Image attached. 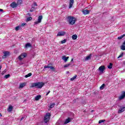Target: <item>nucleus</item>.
Segmentation results:
<instances>
[{"label":"nucleus","instance_id":"de8ad7c7","mask_svg":"<svg viewBox=\"0 0 125 125\" xmlns=\"http://www.w3.org/2000/svg\"><path fill=\"white\" fill-rule=\"evenodd\" d=\"M2 66H0V72H1V69Z\"/></svg>","mask_w":125,"mask_h":125},{"label":"nucleus","instance_id":"393cba45","mask_svg":"<svg viewBox=\"0 0 125 125\" xmlns=\"http://www.w3.org/2000/svg\"><path fill=\"white\" fill-rule=\"evenodd\" d=\"M22 0H18V1L17 2V4L20 5L21 4H22Z\"/></svg>","mask_w":125,"mask_h":125},{"label":"nucleus","instance_id":"dca6fc26","mask_svg":"<svg viewBox=\"0 0 125 125\" xmlns=\"http://www.w3.org/2000/svg\"><path fill=\"white\" fill-rule=\"evenodd\" d=\"M69 59V57H66L65 56H63L62 57V60L64 61V62H66L67 61H68V59Z\"/></svg>","mask_w":125,"mask_h":125},{"label":"nucleus","instance_id":"8fccbe9b","mask_svg":"<svg viewBox=\"0 0 125 125\" xmlns=\"http://www.w3.org/2000/svg\"><path fill=\"white\" fill-rule=\"evenodd\" d=\"M73 62V58L71 59V62Z\"/></svg>","mask_w":125,"mask_h":125},{"label":"nucleus","instance_id":"c756f323","mask_svg":"<svg viewBox=\"0 0 125 125\" xmlns=\"http://www.w3.org/2000/svg\"><path fill=\"white\" fill-rule=\"evenodd\" d=\"M76 78H77V75H75V76H73L72 78H70V81H73L75 79H76Z\"/></svg>","mask_w":125,"mask_h":125},{"label":"nucleus","instance_id":"423d86ee","mask_svg":"<svg viewBox=\"0 0 125 125\" xmlns=\"http://www.w3.org/2000/svg\"><path fill=\"white\" fill-rule=\"evenodd\" d=\"M3 53H4V55L2 56V59H5L6 57H9L10 56V52L9 51H5L3 52Z\"/></svg>","mask_w":125,"mask_h":125},{"label":"nucleus","instance_id":"603ef678","mask_svg":"<svg viewBox=\"0 0 125 125\" xmlns=\"http://www.w3.org/2000/svg\"><path fill=\"white\" fill-rule=\"evenodd\" d=\"M94 110H91V112H94Z\"/></svg>","mask_w":125,"mask_h":125},{"label":"nucleus","instance_id":"7c9ffc66","mask_svg":"<svg viewBox=\"0 0 125 125\" xmlns=\"http://www.w3.org/2000/svg\"><path fill=\"white\" fill-rule=\"evenodd\" d=\"M124 37H125V35H121V36L120 37H118V40H121V39H122Z\"/></svg>","mask_w":125,"mask_h":125},{"label":"nucleus","instance_id":"6ab92c4d","mask_svg":"<svg viewBox=\"0 0 125 125\" xmlns=\"http://www.w3.org/2000/svg\"><path fill=\"white\" fill-rule=\"evenodd\" d=\"M42 19V16H39V17H38V21L39 22H41Z\"/></svg>","mask_w":125,"mask_h":125},{"label":"nucleus","instance_id":"b1692460","mask_svg":"<svg viewBox=\"0 0 125 125\" xmlns=\"http://www.w3.org/2000/svg\"><path fill=\"white\" fill-rule=\"evenodd\" d=\"M91 54L89 56H86L85 58V61H88L91 59Z\"/></svg>","mask_w":125,"mask_h":125},{"label":"nucleus","instance_id":"5fc2aeb1","mask_svg":"<svg viewBox=\"0 0 125 125\" xmlns=\"http://www.w3.org/2000/svg\"><path fill=\"white\" fill-rule=\"evenodd\" d=\"M124 35L125 36V34H124Z\"/></svg>","mask_w":125,"mask_h":125},{"label":"nucleus","instance_id":"2f4dec72","mask_svg":"<svg viewBox=\"0 0 125 125\" xmlns=\"http://www.w3.org/2000/svg\"><path fill=\"white\" fill-rule=\"evenodd\" d=\"M10 77V74H8V75H5L4 78V79H7L9 78Z\"/></svg>","mask_w":125,"mask_h":125},{"label":"nucleus","instance_id":"f704fd0d","mask_svg":"<svg viewBox=\"0 0 125 125\" xmlns=\"http://www.w3.org/2000/svg\"><path fill=\"white\" fill-rule=\"evenodd\" d=\"M50 69L51 70H52V71H54V72L55 71V68L54 67H53V66H51V67H50Z\"/></svg>","mask_w":125,"mask_h":125},{"label":"nucleus","instance_id":"20e7f679","mask_svg":"<svg viewBox=\"0 0 125 125\" xmlns=\"http://www.w3.org/2000/svg\"><path fill=\"white\" fill-rule=\"evenodd\" d=\"M27 54L25 53H22L21 55L19 56V59L20 61H21L22 59H24L27 56Z\"/></svg>","mask_w":125,"mask_h":125},{"label":"nucleus","instance_id":"5701e85b","mask_svg":"<svg viewBox=\"0 0 125 125\" xmlns=\"http://www.w3.org/2000/svg\"><path fill=\"white\" fill-rule=\"evenodd\" d=\"M72 39L73 40H75L77 39V35H72Z\"/></svg>","mask_w":125,"mask_h":125},{"label":"nucleus","instance_id":"37998d69","mask_svg":"<svg viewBox=\"0 0 125 125\" xmlns=\"http://www.w3.org/2000/svg\"><path fill=\"white\" fill-rule=\"evenodd\" d=\"M34 6H37V3L36 2H34Z\"/></svg>","mask_w":125,"mask_h":125},{"label":"nucleus","instance_id":"4c0bfd02","mask_svg":"<svg viewBox=\"0 0 125 125\" xmlns=\"http://www.w3.org/2000/svg\"><path fill=\"white\" fill-rule=\"evenodd\" d=\"M26 23L25 22H23V23H22L21 24V25H20V26H21V27H23V26L26 25Z\"/></svg>","mask_w":125,"mask_h":125},{"label":"nucleus","instance_id":"0eeeda50","mask_svg":"<svg viewBox=\"0 0 125 125\" xmlns=\"http://www.w3.org/2000/svg\"><path fill=\"white\" fill-rule=\"evenodd\" d=\"M66 34L65 31H61L59 32L58 35H57V37H62Z\"/></svg>","mask_w":125,"mask_h":125},{"label":"nucleus","instance_id":"58836bf2","mask_svg":"<svg viewBox=\"0 0 125 125\" xmlns=\"http://www.w3.org/2000/svg\"><path fill=\"white\" fill-rule=\"evenodd\" d=\"M123 56V53H121L120 56H118V59L120 58Z\"/></svg>","mask_w":125,"mask_h":125},{"label":"nucleus","instance_id":"72a5a7b5","mask_svg":"<svg viewBox=\"0 0 125 125\" xmlns=\"http://www.w3.org/2000/svg\"><path fill=\"white\" fill-rule=\"evenodd\" d=\"M105 122V120H101L99 121V124H102L103 123H104Z\"/></svg>","mask_w":125,"mask_h":125},{"label":"nucleus","instance_id":"9b49d317","mask_svg":"<svg viewBox=\"0 0 125 125\" xmlns=\"http://www.w3.org/2000/svg\"><path fill=\"white\" fill-rule=\"evenodd\" d=\"M74 4V0H69V8L71 9L72 7H73Z\"/></svg>","mask_w":125,"mask_h":125},{"label":"nucleus","instance_id":"4be33fe9","mask_svg":"<svg viewBox=\"0 0 125 125\" xmlns=\"http://www.w3.org/2000/svg\"><path fill=\"white\" fill-rule=\"evenodd\" d=\"M13 109V106L12 105H10L8 107V111L11 112Z\"/></svg>","mask_w":125,"mask_h":125},{"label":"nucleus","instance_id":"e433bc0d","mask_svg":"<svg viewBox=\"0 0 125 125\" xmlns=\"http://www.w3.org/2000/svg\"><path fill=\"white\" fill-rule=\"evenodd\" d=\"M66 42V39H64V40H62V41H61L62 44L65 43Z\"/></svg>","mask_w":125,"mask_h":125},{"label":"nucleus","instance_id":"2eb2a0df","mask_svg":"<svg viewBox=\"0 0 125 125\" xmlns=\"http://www.w3.org/2000/svg\"><path fill=\"white\" fill-rule=\"evenodd\" d=\"M26 84V83H23L21 84H20L19 88H22L24 87Z\"/></svg>","mask_w":125,"mask_h":125},{"label":"nucleus","instance_id":"c9c22d12","mask_svg":"<svg viewBox=\"0 0 125 125\" xmlns=\"http://www.w3.org/2000/svg\"><path fill=\"white\" fill-rule=\"evenodd\" d=\"M32 19H33V18H31V17L27 18V21H30L32 20Z\"/></svg>","mask_w":125,"mask_h":125},{"label":"nucleus","instance_id":"864d4df0","mask_svg":"<svg viewBox=\"0 0 125 125\" xmlns=\"http://www.w3.org/2000/svg\"><path fill=\"white\" fill-rule=\"evenodd\" d=\"M124 64H125V61H124Z\"/></svg>","mask_w":125,"mask_h":125},{"label":"nucleus","instance_id":"1a4fd4ad","mask_svg":"<svg viewBox=\"0 0 125 125\" xmlns=\"http://www.w3.org/2000/svg\"><path fill=\"white\" fill-rule=\"evenodd\" d=\"M18 5H19L16 3V2H13L11 3V4H10V6L12 8H16L18 6Z\"/></svg>","mask_w":125,"mask_h":125},{"label":"nucleus","instance_id":"ddd939ff","mask_svg":"<svg viewBox=\"0 0 125 125\" xmlns=\"http://www.w3.org/2000/svg\"><path fill=\"white\" fill-rule=\"evenodd\" d=\"M71 119L70 118H67L66 120H65L64 124L66 125L71 122Z\"/></svg>","mask_w":125,"mask_h":125},{"label":"nucleus","instance_id":"a211bd4d","mask_svg":"<svg viewBox=\"0 0 125 125\" xmlns=\"http://www.w3.org/2000/svg\"><path fill=\"white\" fill-rule=\"evenodd\" d=\"M32 46L31 44L30 43H27L25 45V48L27 49L29 47H31Z\"/></svg>","mask_w":125,"mask_h":125},{"label":"nucleus","instance_id":"412c9836","mask_svg":"<svg viewBox=\"0 0 125 125\" xmlns=\"http://www.w3.org/2000/svg\"><path fill=\"white\" fill-rule=\"evenodd\" d=\"M55 103H51L50 104V106H49V108H53L55 107Z\"/></svg>","mask_w":125,"mask_h":125},{"label":"nucleus","instance_id":"c85d7f7f","mask_svg":"<svg viewBox=\"0 0 125 125\" xmlns=\"http://www.w3.org/2000/svg\"><path fill=\"white\" fill-rule=\"evenodd\" d=\"M32 76V73H29L28 74H27V75H25V78H27L29 77H31Z\"/></svg>","mask_w":125,"mask_h":125},{"label":"nucleus","instance_id":"f03ea898","mask_svg":"<svg viewBox=\"0 0 125 125\" xmlns=\"http://www.w3.org/2000/svg\"><path fill=\"white\" fill-rule=\"evenodd\" d=\"M67 21H68V23L70 25H73L76 21V18H74L72 16H68L67 18Z\"/></svg>","mask_w":125,"mask_h":125},{"label":"nucleus","instance_id":"c03bdc74","mask_svg":"<svg viewBox=\"0 0 125 125\" xmlns=\"http://www.w3.org/2000/svg\"><path fill=\"white\" fill-rule=\"evenodd\" d=\"M24 119V117H22L21 118V121H22V120Z\"/></svg>","mask_w":125,"mask_h":125},{"label":"nucleus","instance_id":"f8f14e48","mask_svg":"<svg viewBox=\"0 0 125 125\" xmlns=\"http://www.w3.org/2000/svg\"><path fill=\"white\" fill-rule=\"evenodd\" d=\"M82 12L83 13L84 15H86L89 14L90 11L88 10H83L82 11Z\"/></svg>","mask_w":125,"mask_h":125},{"label":"nucleus","instance_id":"a19ab883","mask_svg":"<svg viewBox=\"0 0 125 125\" xmlns=\"http://www.w3.org/2000/svg\"><path fill=\"white\" fill-rule=\"evenodd\" d=\"M39 23H41V22H39V21H37L36 22H35L34 24L37 25V24H38Z\"/></svg>","mask_w":125,"mask_h":125},{"label":"nucleus","instance_id":"7ed1b4c3","mask_svg":"<svg viewBox=\"0 0 125 125\" xmlns=\"http://www.w3.org/2000/svg\"><path fill=\"white\" fill-rule=\"evenodd\" d=\"M50 116H51V114H50V113H46L44 117L43 118V122L45 123H48L50 120Z\"/></svg>","mask_w":125,"mask_h":125},{"label":"nucleus","instance_id":"a878e982","mask_svg":"<svg viewBox=\"0 0 125 125\" xmlns=\"http://www.w3.org/2000/svg\"><path fill=\"white\" fill-rule=\"evenodd\" d=\"M112 65H113L112 63H110L109 65H108L107 68H109V69H111L112 68Z\"/></svg>","mask_w":125,"mask_h":125},{"label":"nucleus","instance_id":"49530a36","mask_svg":"<svg viewBox=\"0 0 125 125\" xmlns=\"http://www.w3.org/2000/svg\"><path fill=\"white\" fill-rule=\"evenodd\" d=\"M27 15H28L29 17L31 16V14L30 13H27Z\"/></svg>","mask_w":125,"mask_h":125},{"label":"nucleus","instance_id":"f3484780","mask_svg":"<svg viewBox=\"0 0 125 125\" xmlns=\"http://www.w3.org/2000/svg\"><path fill=\"white\" fill-rule=\"evenodd\" d=\"M41 98V95H38L35 98V101H39L40 99Z\"/></svg>","mask_w":125,"mask_h":125},{"label":"nucleus","instance_id":"39448f33","mask_svg":"<svg viewBox=\"0 0 125 125\" xmlns=\"http://www.w3.org/2000/svg\"><path fill=\"white\" fill-rule=\"evenodd\" d=\"M105 70V67L104 66H100L99 69H97V70H98V71L101 72V73H103L104 70Z\"/></svg>","mask_w":125,"mask_h":125},{"label":"nucleus","instance_id":"4468645a","mask_svg":"<svg viewBox=\"0 0 125 125\" xmlns=\"http://www.w3.org/2000/svg\"><path fill=\"white\" fill-rule=\"evenodd\" d=\"M122 50H125V41L124 42L123 45L120 47Z\"/></svg>","mask_w":125,"mask_h":125},{"label":"nucleus","instance_id":"a18cd8bd","mask_svg":"<svg viewBox=\"0 0 125 125\" xmlns=\"http://www.w3.org/2000/svg\"><path fill=\"white\" fill-rule=\"evenodd\" d=\"M3 10L2 9H0V12H3Z\"/></svg>","mask_w":125,"mask_h":125},{"label":"nucleus","instance_id":"6e6552de","mask_svg":"<svg viewBox=\"0 0 125 125\" xmlns=\"http://www.w3.org/2000/svg\"><path fill=\"white\" fill-rule=\"evenodd\" d=\"M125 98V91H123L121 95L119 97V100H122Z\"/></svg>","mask_w":125,"mask_h":125},{"label":"nucleus","instance_id":"aec40b11","mask_svg":"<svg viewBox=\"0 0 125 125\" xmlns=\"http://www.w3.org/2000/svg\"><path fill=\"white\" fill-rule=\"evenodd\" d=\"M21 29H22V27L20 25L15 27V30L16 31H18V30H21Z\"/></svg>","mask_w":125,"mask_h":125},{"label":"nucleus","instance_id":"3c124183","mask_svg":"<svg viewBox=\"0 0 125 125\" xmlns=\"http://www.w3.org/2000/svg\"><path fill=\"white\" fill-rule=\"evenodd\" d=\"M2 114H1V113H0V117H2Z\"/></svg>","mask_w":125,"mask_h":125},{"label":"nucleus","instance_id":"ea45409f","mask_svg":"<svg viewBox=\"0 0 125 125\" xmlns=\"http://www.w3.org/2000/svg\"><path fill=\"white\" fill-rule=\"evenodd\" d=\"M50 67H51V66H49V65H47V66L45 65V66H44V69H45V68H50Z\"/></svg>","mask_w":125,"mask_h":125},{"label":"nucleus","instance_id":"bb28decb","mask_svg":"<svg viewBox=\"0 0 125 125\" xmlns=\"http://www.w3.org/2000/svg\"><path fill=\"white\" fill-rule=\"evenodd\" d=\"M36 9V8H35V7H31V9H30V12H34V11Z\"/></svg>","mask_w":125,"mask_h":125},{"label":"nucleus","instance_id":"9d476101","mask_svg":"<svg viewBox=\"0 0 125 125\" xmlns=\"http://www.w3.org/2000/svg\"><path fill=\"white\" fill-rule=\"evenodd\" d=\"M125 111V106L124 107H121L120 109L118 110V113L121 114L122 112H124Z\"/></svg>","mask_w":125,"mask_h":125},{"label":"nucleus","instance_id":"09e8293b","mask_svg":"<svg viewBox=\"0 0 125 125\" xmlns=\"http://www.w3.org/2000/svg\"><path fill=\"white\" fill-rule=\"evenodd\" d=\"M5 72V71H3V72H2V74H4Z\"/></svg>","mask_w":125,"mask_h":125},{"label":"nucleus","instance_id":"f257e3e1","mask_svg":"<svg viewBox=\"0 0 125 125\" xmlns=\"http://www.w3.org/2000/svg\"><path fill=\"white\" fill-rule=\"evenodd\" d=\"M44 85L42 82L34 83L32 84L31 87H37V88L41 89Z\"/></svg>","mask_w":125,"mask_h":125},{"label":"nucleus","instance_id":"473e14b6","mask_svg":"<svg viewBox=\"0 0 125 125\" xmlns=\"http://www.w3.org/2000/svg\"><path fill=\"white\" fill-rule=\"evenodd\" d=\"M105 84H103L102 85V86L100 87V89L103 90L105 87Z\"/></svg>","mask_w":125,"mask_h":125},{"label":"nucleus","instance_id":"79ce46f5","mask_svg":"<svg viewBox=\"0 0 125 125\" xmlns=\"http://www.w3.org/2000/svg\"><path fill=\"white\" fill-rule=\"evenodd\" d=\"M50 93V91L49 90V91H48V92L47 93V94H46V96H47Z\"/></svg>","mask_w":125,"mask_h":125},{"label":"nucleus","instance_id":"cd10ccee","mask_svg":"<svg viewBox=\"0 0 125 125\" xmlns=\"http://www.w3.org/2000/svg\"><path fill=\"white\" fill-rule=\"evenodd\" d=\"M71 65V63H69V64H66L64 65V68H67Z\"/></svg>","mask_w":125,"mask_h":125}]
</instances>
